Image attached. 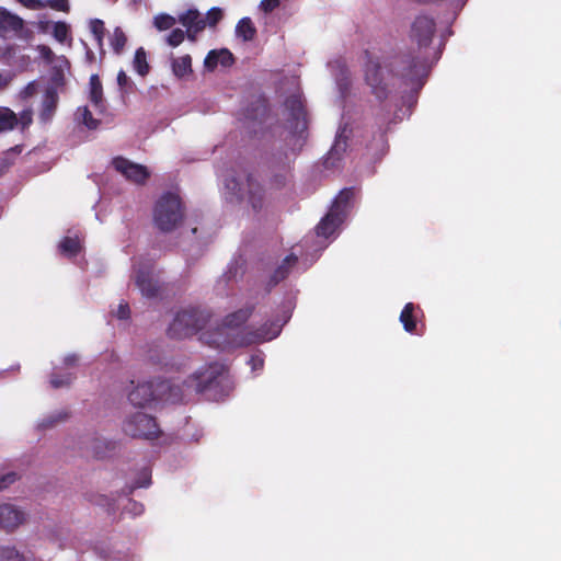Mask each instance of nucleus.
<instances>
[{
  "mask_svg": "<svg viewBox=\"0 0 561 561\" xmlns=\"http://www.w3.org/2000/svg\"><path fill=\"white\" fill-rule=\"evenodd\" d=\"M365 81L379 101L389 96L396 78H400L405 84L421 89L431 71V66L421 56L399 55L391 61L385 62V66L379 57L374 56L369 50H365Z\"/></svg>",
  "mask_w": 561,
  "mask_h": 561,
  "instance_id": "f257e3e1",
  "label": "nucleus"
},
{
  "mask_svg": "<svg viewBox=\"0 0 561 561\" xmlns=\"http://www.w3.org/2000/svg\"><path fill=\"white\" fill-rule=\"evenodd\" d=\"M190 386H195L199 393L211 392L214 398L228 396L231 390L230 379L227 368L220 363H210L203 370L196 371L188 381Z\"/></svg>",
  "mask_w": 561,
  "mask_h": 561,
  "instance_id": "f03ea898",
  "label": "nucleus"
},
{
  "mask_svg": "<svg viewBox=\"0 0 561 561\" xmlns=\"http://www.w3.org/2000/svg\"><path fill=\"white\" fill-rule=\"evenodd\" d=\"M180 389L168 380L153 379L139 382L128 394V400L135 407H149L151 403L163 400L175 402L180 399Z\"/></svg>",
  "mask_w": 561,
  "mask_h": 561,
  "instance_id": "7ed1b4c3",
  "label": "nucleus"
},
{
  "mask_svg": "<svg viewBox=\"0 0 561 561\" xmlns=\"http://www.w3.org/2000/svg\"><path fill=\"white\" fill-rule=\"evenodd\" d=\"M279 330L272 332L267 324H263L260 328H254L252 325L243 327V329L229 333L226 331H220L218 329V335H225L226 339L220 341L219 339H214L213 341H207L209 344L215 345L216 347L226 348L229 347H244L253 344H260L265 341H270L277 336Z\"/></svg>",
  "mask_w": 561,
  "mask_h": 561,
  "instance_id": "20e7f679",
  "label": "nucleus"
},
{
  "mask_svg": "<svg viewBox=\"0 0 561 561\" xmlns=\"http://www.w3.org/2000/svg\"><path fill=\"white\" fill-rule=\"evenodd\" d=\"M279 330L272 332L267 324H263L260 328H254L252 325L243 327V329L229 333L226 331H220L218 329V335H225L226 339L220 341L219 339H214L213 341H207L209 344L215 345L216 347L226 348L229 347H244L253 344H260L265 341H270L277 336Z\"/></svg>",
  "mask_w": 561,
  "mask_h": 561,
  "instance_id": "39448f33",
  "label": "nucleus"
},
{
  "mask_svg": "<svg viewBox=\"0 0 561 561\" xmlns=\"http://www.w3.org/2000/svg\"><path fill=\"white\" fill-rule=\"evenodd\" d=\"M183 217L184 210L179 195L168 192L157 201L153 221L159 230L163 232L174 230L182 222Z\"/></svg>",
  "mask_w": 561,
  "mask_h": 561,
  "instance_id": "423d86ee",
  "label": "nucleus"
},
{
  "mask_svg": "<svg viewBox=\"0 0 561 561\" xmlns=\"http://www.w3.org/2000/svg\"><path fill=\"white\" fill-rule=\"evenodd\" d=\"M89 87L90 104L78 107L75 114V119L78 124L93 130L99 127L103 117V88L98 75H92L90 77Z\"/></svg>",
  "mask_w": 561,
  "mask_h": 561,
  "instance_id": "0eeeda50",
  "label": "nucleus"
},
{
  "mask_svg": "<svg viewBox=\"0 0 561 561\" xmlns=\"http://www.w3.org/2000/svg\"><path fill=\"white\" fill-rule=\"evenodd\" d=\"M209 320V313L198 308H187L179 311L168 328L172 339H185L204 329Z\"/></svg>",
  "mask_w": 561,
  "mask_h": 561,
  "instance_id": "6e6552de",
  "label": "nucleus"
},
{
  "mask_svg": "<svg viewBox=\"0 0 561 561\" xmlns=\"http://www.w3.org/2000/svg\"><path fill=\"white\" fill-rule=\"evenodd\" d=\"M226 188L238 199L247 197L254 211H260L264 202L263 186L250 173L243 176H227L225 180Z\"/></svg>",
  "mask_w": 561,
  "mask_h": 561,
  "instance_id": "1a4fd4ad",
  "label": "nucleus"
},
{
  "mask_svg": "<svg viewBox=\"0 0 561 561\" xmlns=\"http://www.w3.org/2000/svg\"><path fill=\"white\" fill-rule=\"evenodd\" d=\"M436 33V22L432 16L421 14L417 15L411 24L409 37L410 41L417 45V51L412 50L405 55L424 57L427 64L432 67L428 60L426 49L431 45L433 37Z\"/></svg>",
  "mask_w": 561,
  "mask_h": 561,
  "instance_id": "9d476101",
  "label": "nucleus"
},
{
  "mask_svg": "<svg viewBox=\"0 0 561 561\" xmlns=\"http://www.w3.org/2000/svg\"><path fill=\"white\" fill-rule=\"evenodd\" d=\"M124 432L135 438L156 439L161 431L156 419L149 414L137 412L124 423Z\"/></svg>",
  "mask_w": 561,
  "mask_h": 561,
  "instance_id": "9b49d317",
  "label": "nucleus"
},
{
  "mask_svg": "<svg viewBox=\"0 0 561 561\" xmlns=\"http://www.w3.org/2000/svg\"><path fill=\"white\" fill-rule=\"evenodd\" d=\"M112 163L117 172L135 184L144 185L150 178V172L147 167L134 163L126 158H114Z\"/></svg>",
  "mask_w": 561,
  "mask_h": 561,
  "instance_id": "f8f14e48",
  "label": "nucleus"
},
{
  "mask_svg": "<svg viewBox=\"0 0 561 561\" xmlns=\"http://www.w3.org/2000/svg\"><path fill=\"white\" fill-rule=\"evenodd\" d=\"M27 520V513L12 503L0 504V529L12 533Z\"/></svg>",
  "mask_w": 561,
  "mask_h": 561,
  "instance_id": "ddd939ff",
  "label": "nucleus"
},
{
  "mask_svg": "<svg viewBox=\"0 0 561 561\" xmlns=\"http://www.w3.org/2000/svg\"><path fill=\"white\" fill-rule=\"evenodd\" d=\"M288 122L294 133H302L307 128V113L300 95L293 94L285 100Z\"/></svg>",
  "mask_w": 561,
  "mask_h": 561,
  "instance_id": "4468645a",
  "label": "nucleus"
},
{
  "mask_svg": "<svg viewBox=\"0 0 561 561\" xmlns=\"http://www.w3.org/2000/svg\"><path fill=\"white\" fill-rule=\"evenodd\" d=\"M351 130L348 129L347 124L341 126L337 130L335 141L328 152L327 158L323 161V164L327 169L337 168L340 161L342 160L343 153L347 148L348 134Z\"/></svg>",
  "mask_w": 561,
  "mask_h": 561,
  "instance_id": "2eb2a0df",
  "label": "nucleus"
},
{
  "mask_svg": "<svg viewBox=\"0 0 561 561\" xmlns=\"http://www.w3.org/2000/svg\"><path fill=\"white\" fill-rule=\"evenodd\" d=\"M298 264V256L294 253L288 254L273 271L266 283V291L270 293L272 288L277 286L280 282L285 280L293 268Z\"/></svg>",
  "mask_w": 561,
  "mask_h": 561,
  "instance_id": "dca6fc26",
  "label": "nucleus"
},
{
  "mask_svg": "<svg viewBox=\"0 0 561 561\" xmlns=\"http://www.w3.org/2000/svg\"><path fill=\"white\" fill-rule=\"evenodd\" d=\"M124 494H125V496L121 497L115 503L107 502V515L110 514L111 510H114L115 507H117L121 510L119 518L124 517V516H130V517L140 516L145 511L144 504L129 497L130 494H126V493H124Z\"/></svg>",
  "mask_w": 561,
  "mask_h": 561,
  "instance_id": "f3484780",
  "label": "nucleus"
},
{
  "mask_svg": "<svg viewBox=\"0 0 561 561\" xmlns=\"http://www.w3.org/2000/svg\"><path fill=\"white\" fill-rule=\"evenodd\" d=\"M254 306H247L244 308H241L239 310H236L225 317L222 320V324L220 327V331H234V330H241L242 325L250 319L254 311Z\"/></svg>",
  "mask_w": 561,
  "mask_h": 561,
  "instance_id": "a211bd4d",
  "label": "nucleus"
},
{
  "mask_svg": "<svg viewBox=\"0 0 561 561\" xmlns=\"http://www.w3.org/2000/svg\"><path fill=\"white\" fill-rule=\"evenodd\" d=\"M342 221L343 215L330 209V211L317 225L316 232L319 237L329 238L335 232Z\"/></svg>",
  "mask_w": 561,
  "mask_h": 561,
  "instance_id": "6ab92c4d",
  "label": "nucleus"
},
{
  "mask_svg": "<svg viewBox=\"0 0 561 561\" xmlns=\"http://www.w3.org/2000/svg\"><path fill=\"white\" fill-rule=\"evenodd\" d=\"M388 125L387 118H378L376 121L377 129L374 131L373 141L366 145L367 149L374 152H383L387 146Z\"/></svg>",
  "mask_w": 561,
  "mask_h": 561,
  "instance_id": "aec40b11",
  "label": "nucleus"
},
{
  "mask_svg": "<svg viewBox=\"0 0 561 561\" xmlns=\"http://www.w3.org/2000/svg\"><path fill=\"white\" fill-rule=\"evenodd\" d=\"M179 22L187 28L188 32L199 33L206 27V21L196 9H188L179 16Z\"/></svg>",
  "mask_w": 561,
  "mask_h": 561,
  "instance_id": "412c9836",
  "label": "nucleus"
},
{
  "mask_svg": "<svg viewBox=\"0 0 561 561\" xmlns=\"http://www.w3.org/2000/svg\"><path fill=\"white\" fill-rule=\"evenodd\" d=\"M44 98L42 102V110L39 117L43 122H48L57 107L58 95L53 87H46L44 90Z\"/></svg>",
  "mask_w": 561,
  "mask_h": 561,
  "instance_id": "4be33fe9",
  "label": "nucleus"
},
{
  "mask_svg": "<svg viewBox=\"0 0 561 561\" xmlns=\"http://www.w3.org/2000/svg\"><path fill=\"white\" fill-rule=\"evenodd\" d=\"M136 285L144 296L151 298L159 293L158 283L145 271H138L136 274Z\"/></svg>",
  "mask_w": 561,
  "mask_h": 561,
  "instance_id": "5701e85b",
  "label": "nucleus"
},
{
  "mask_svg": "<svg viewBox=\"0 0 561 561\" xmlns=\"http://www.w3.org/2000/svg\"><path fill=\"white\" fill-rule=\"evenodd\" d=\"M0 26L7 31L20 32L24 27V21L19 15L0 7Z\"/></svg>",
  "mask_w": 561,
  "mask_h": 561,
  "instance_id": "b1692460",
  "label": "nucleus"
},
{
  "mask_svg": "<svg viewBox=\"0 0 561 561\" xmlns=\"http://www.w3.org/2000/svg\"><path fill=\"white\" fill-rule=\"evenodd\" d=\"M416 307L413 302H408L403 307L400 313V322L403 325V329L409 333H414L416 331V317H415Z\"/></svg>",
  "mask_w": 561,
  "mask_h": 561,
  "instance_id": "393cba45",
  "label": "nucleus"
},
{
  "mask_svg": "<svg viewBox=\"0 0 561 561\" xmlns=\"http://www.w3.org/2000/svg\"><path fill=\"white\" fill-rule=\"evenodd\" d=\"M150 484H151V470L148 467H145L138 472L136 480L131 484L124 486L123 493L133 494V492L136 489L148 488Z\"/></svg>",
  "mask_w": 561,
  "mask_h": 561,
  "instance_id": "a878e982",
  "label": "nucleus"
},
{
  "mask_svg": "<svg viewBox=\"0 0 561 561\" xmlns=\"http://www.w3.org/2000/svg\"><path fill=\"white\" fill-rule=\"evenodd\" d=\"M236 34L244 42L253 41L256 35V28L252 20L250 18H242L236 26Z\"/></svg>",
  "mask_w": 561,
  "mask_h": 561,
  "instance_id": "bb28decb",
  "label": "nucleus"
},
{
  "mask_svg": "<svg viewBox=\"0 0 561 561\" xmlns=\"http://www.w3.org/2000/svg\"><path fill=\"white\" fill-rule=\"evenodd\" d=\"M82 247L78 236L75 237H65L59 242V251L61 254L72 257L80 253Z\"/></svg>",
  "mask_w": 561,
  "mask_h": 561,
  "instance_id": "cd10ccee",
  "label": "nucleus"
},
{
  "mask_svg": "<svg viewBox=\"0 0 561 561\" xmlns=\"http://www.w3.org/2000/svg\"><path fill=\"white\" fill-rule=\"evenodd\" d=\"M172 70L175 77L184 78L192 72V58L184 55L172 60Z\"/></svg>",
  "mask_w": 561,
  "mask_h": 561,
  "instance_id": "c85d7f7f",
  "label": "nucleus"
},
{
  "mask_svg": "<svg viewBox=\"0 0 561 561\" xmlns=\"http://www.w3.org/2000/svg\"><path fill=\"white\" fill-rule=\"evenodd\" d=\"M355 192L353 187L343 188L333 202L331 207L332 210L339 211L341 215L344 214V209L354 197Z\"/></svg>",
  "mask_w": 561,
  "mask_h": 561,
  "instance_id": "c756f323",
  "label": "nucleus"
},
{
  "mask_svg": "<svg viewBox=\"0 0 561 561\" xmlns=\"http://www.w3.org/2000/svg\"><path fill=\"white\" fill-rule=\"evenodd\" d=\"M18 125V117L9 107H0V133L8 131Z\"/></svg>",
  "mask_w": 561,
  "mask_h": 561,
  "instance_id": "7c9ffc66",
  "label": "nucleus"
},
{
  "mask_svg": "<svg viewBox=\"0 0 561 561\" xmlns=\"http://www.w3.org/2000/svg\"><path fill=\"white\" fill-rule=\"evenodd\" d=\"M68 413L65 411H55L47 416L43 417L37 426L42 430H47L56 426L59 423H62L67 420Z\"/></svg>",
  "mask_w": 561,
  "mask_h": 561,
  "instance_id": "2f4dec72",
  "label": "nucleus"
},
{
  "mask_svg": "<svg viewBox=\"0 0 561 561\" xmlns=\"http://www.w3.org/2000/svg\"><path fill=\"white\" fill-rule=\"evenodd\" d=\"M289 172V163L287 161V156L280 158L279 162V172L275 173L271 180V183L276 188H282L286 184L287 174Z\"/></svg>",
  "mask_w": 561,
  "mask_h": 561,
  "instance_id": "473e14b6",
  "label": "nucleus"
},
{
  "mask_svg": "<svg viewBox=\"0 0 561 561\" xmlns=\"http://www.w3.org/2000/svg\"><path fill=\"white\" fill-rule=\"evenodd\" d=\"M117 85L123 99V102L126 103V98L131 94L135 90V83L130 80V78L126 75L124 70H121L117 75Z\"/></svg>",
  "mask_w": 561,
  "mask_h": 561,
  "instance_id": "72a5a7b5",
  "label": "nucleus"
},
{
  "mask_svg": "<svg viewBox=\"0 0 561 561\" xmlns=\"http://www.w3.org/2000/svg\"><path fill=\"white\" fill-rule=\"evenodd\" d=\"M134 69L140 76H146L149 72V65L147 62V55L142 47H139L134 57Z\"/></svg>",
  "mask_w": 561,
  "mask_h": 561,
  "instance_id": "f704fd0d",
  "label": "nucleus"
},
{
  "mask_svg": "<svg viewBox=\"0 0 561 561\" xmlns=\"http://www.w3.org/2000/svg\"><path fill=\"white\" fill-rule=\"evenodd\" d=\"M84 448L88 455L93 458L102 459L103 458V442L100 439H92L90 436H87L84 439Z\"/></svg>",
  "mask_w": 561,
  "mask_h": 561,
  "instance_id": "c9c22d12",
  "label": "nucleus"
},
{
  "mask_svg": "<svg viewBox=\"0 0 561 561\" xmlns=\"http://www.w3.org/2000/svg\"><path fill=\"white\" fill-rule=\"evenodd\" d=\"M0 561H28L14 547L0 546Z\"/></svg>",
  "mask_w": 561,
  "mask_h": 561,
  "instance_id": "e433bc0d",
  "label": "nucleus"
},
{
  "mask_svg": "<svg viewBox=\"0 0 561 561\" xmlns=\"http://www.w3.org/2000/svg\"><path fill=\"white\" fill-rule=\"evenodd\" d=\"M127 43V36L122 31V28L116 27L114 30L113 36L111 38V47L113 48L114 53L121 54Z\"/></svg>",
  "mask_w": 561,
  "mask_h": 561,
  "instance_id": "4c0bfd02",
  "label": "nucleus"
},
{
  "mask_svg": "<svg viewBox=\"0 0 561 561\" xmlns=\"http://www.w3.org/2000/svg\"><path fill=\"white\" fill-rule=\"evenodd\" d=\"M53 35L59 43H65L69 35L68 24L65 22L54 23Z\"/></svg>",
  "mask_w": 561,
  "mask_h": 561,
  "instance_id": "58836bf2",
  "label": "nucleus"
},
{
  "mask_svg": "<svg viewBox=\"0 0 561 561\" xmlns=\"http://www.w3.org/2000/svg\"><path fill=\"white\" fill-rule=\"evenodd\" d=\"M153 24L159 31H165L175 24V19L169 14H159L154 18Z\"/></svg>",
  "mask_w": 561,
  "mask_h": 561,
  "instance_id": "ea45409f",
  "label": "nucleus"
},
{
  "mask_svg": "<svg viewBox=\"0 0 561 561\" xmlns=\"http://www.w3.org/2000/svg\"><path fill=\"white\" fill-rule=\"evenodd\" d=\"M104 23L101 20H93L90 22V32L94 41L101 46Z\"/></svg>",
  "mask_w": 561,
  "mask_h": 561,
  "instance_id": "a19ab883",
  "label": "nucleus"
},
{
  "mask_svg": "<svg viewBox=\"0 0 561 561\" xmlns=\"http://www.w3.org/2000/svg\"><path fill=\"white\" fill-rule=\"evenodd\" d=\"M221 19H222L221 9L214 7L210 10H208L206 18L204 20L206 21V25L214 27L219 23V21Z\"/></svg>",
  "mask_w": 561,
  "mask_h": 561,
  "instance_id": "79ce46f5",
  "label": "nucleus"
},
{
  "mask_svg": "<svg viewBox=\"0 0 561 561\" xmlns=\"http://www.w3.org/2000/svg\"><path fill=\"white\" fill-rule=\"evenodd\" d=\"M185 38V32L181 28H174L169 34L167 42L170 46L176 47L179 46Z\"/></svg>",
  "mask_w": 561,
  "mask_h": 561,
  "instance_id": "37998d69",
  "label": "nucleus"
},
{
  "mask_svg": "<svg viewBox=\"0 0 561 561\" xmlns=\"http://www.w3.org/2000/svg\"><path fill=\"white\" fill-rule=\"evenodd\" d=\"M219 54L217 53L216 49H213L210 50L207 56L205 57V60H204V67L209 70V71H213L217 68V66L219 65V58L220 56H218Z\"/></svg>",
  "mask_w": 561,
  "mask_h": 561,
  "instance_id": "c03bdc74",
  "label": "nucleus"
},
{
  "mask_svg": "<svg viewBox=\"0 0 561 561\" xmlns=\"http://www.w3.org/2000/svg\"><path fill=\"white\" fill-rule=\"evenodd\" d=\"M43 90L44 89H41V85L38 82L32 81L20 92V96L22 99L26 100L39 91L43 92Z\"/></svg>",
  "mask_w": 561,
  "mask_h": 561,
  "instance_id": "a18cd8bd",
  "label": "nucleus"
},
{
  "mask_svg": "<svg viewBox=\"0 0 561 561\" xmlns=\"http://www.w3.org/2000/svg\"><path fill=\"white\" fill-rule=\"evenodd\" d=\"M71 380H72L71 374H66L61 377H58L57 375H53L50 378V385L54 388H60V387L68 386L71 382Z\"/></svg>",
  "mask_w": 561,
  "mask_h": 561,
  "instance_id": "49530a36",
  "label": "nucleus"
},
{
  "mask_svg": "<svg viewBox=\"0 0 561 561\" xmlns=\"http://www.w3.org/2000/svg\"><path fill=\"white\" fill-rule=\"evenodd\" d=\"M248 363L251 366L253 371L262 370L263 367H264L263 354L260 352V353L251 355V357H250Z\"/></svg>",
  "mask_w": 561,
  "mask_h": 561,
  "instance_id": "de8ad7c7",
  "label": "nucleus"
},
{
  "mask_svg": "<svg viewBox=\"0 0 561 561\" xmlns=\"http://www.w3.org/2000/svg\"><path fill=\"white\" fill-rule=\"evenodd\" d=\"M46 2V7H49L57 11L68 12L69 11V2L68 0H44Z\"/></svg>",
  "mask_w": 561,
  "mask_h": 561,
  "instance_id": "09e8293b",
  "label": "nucleus"
},
{
  "mask_svg": "<svg viewBox=\"0 0 561 561\" xmlns=\"http://www.w3.org/2000/svg\"><path fill=\"white\" fill-rule=\"evenodd\" d=\"M217 53L219 54L218 56H220L219 65H221L222 67H230L233 64V55L228 49H219L217 50Z\"/></svg>",
  "mask_w": 561,
  "mask_h": 561,
  "instance_id": "8fccbe9b",
  "label": "nucleus"
},
{
  "mask_svg": "<svg viewBox=\"0 0 561 561\" xmlns=\"http://www.w3.org/2000/svg\"><path fill=\"white\" fill-rule=\"evenodd\" d=\"M24 8L30 10H42L46 8V2L44 0H16Z\"/></svg>",
  "mask_w": 561,
  "mask_h": 561,
  "instance_id": "3c124183",
  "label": "nucleus"
},
{
  "mask_svg": "<svg viewBox=\"0 0 561 561\" xmlns=\"http://www.w3.org/2000/svg\"><path fill=\"white\" fill-rule=\"evenodd\" d=\"M280 4V0H262L260 9L265 13H271Z\"/></svg>",
  "mask_w": 561,
  "mask_h": 561,
  "instance_id": "603ef678",
  "label": "nucleus"
},
{
  "mask_svg": "<svg viewBox=\"0 0 561 561\" xmlns=\"http://www.w3.org/2000/svg\"><path fill=\"white\" fill-rule=\"evenodd\" d=\"M21 124L22 128L27 127L32 123V111L31 110H24L20 114V118H18V124Z\"/></svg>",
  "mask_w": 561,
  "mask_h": 561,
  "instance_id": "864d4df0",
  "label": "nucleus"
},
{
  "mask_svg": "<svg viewBox=\"0 0 561 561\" xmlns=\"http://www.w3.org/2000/svg\"><path fill=\"white\" fill-rule=\"evenodd\" d=\"M15 480V473L9 472L7 474L0 476V491L8 488Z\"/></svg>",
  "mask_w": 561,
  "mask_h": 561,
  "instance_id": "5fc2aeb1",
  "label": "nucleus"
},
{
  "mask_svg": "<svg viewBox=\"0 0 561 561\" xmlns=\"http://www.w3.org/2000/svg\"><path fill=\"white\" fill-rule=\"evenodd\" d=\"M129 313H130V310H129L128 304H121L118 306L116 317L121 320H125V319L129 318Z\"/></svg>",
  "mask_w": 561,
  "mask_h": 561,
  "instance_id": "6e6d98bb",
  "label": "nucleus"
},
{
  "mask_svg": "<svg viewBox=\"0 0 561 561\" xmlns=\"http://www.w3.org/2000/svg\"><path fill=\"white\" fill-rule=\"evenodd\" d=\"M12 77L9 73L0 72V90L4 89L11 81Z\"/></svg>",
  "mask_w": 561,
  "mask_h": 561,
  "instance_id": "4d7b16f0",
  "label": "nucleus"
},
{
  "mask_svg": "<svg viewBox=\"0 0 561 561\" xmlns=\"http://www.w3.org/2000/svg\"><path fill=\"white\" fill-rule=\"evenodd\" d=\"M78 362V357L75 354L68 355L65 357V364L70 366L75 365Z\"/></svg>",
  "mask_w": 561,
  "mask_h": 561,
  "instance_id": "13d9d810",
  "label": "nucleus"
},
{
  "mask_svg": "<svg viewBox=\"0 0 561 561\" xmlns=\"http://www.w3.org/2000/svg\"><path fill=\"white\" fill-rule=\"evenodd\" d=\"M42 55L48 59L50 55H53V51L50 50V48L44 46L42 47Z\"/></svg>",
  "mask_w": 561,
  "mask_h": 561,
  "instance_id": "bf43d9fd",
  "label": "nucleus"
},
{
  "mask_svg": "<svg viewBox=\"0 0 561 561\" xmlns=\"http://www.w3.org/2000/svg\"><path fill=\"white\" fill-rule=\"evenodd\" d=\"M49 539L56 543H58L59 546H61L62 543V539L60 537H57L55 536L53 533H49Z\"/></svg>",
  "mask_w": 561,
  "mask_h": 561,
  "instance_id": "052dcab7",
  "label": "nucleus"
},
{
  "mask_svg": "<svg viewBox=\"0 0 561 561\" xmlns=\"http://www.w3.org/2000/svg\"><path fill=\"white\" fill-rule=\"evenodd\" d=\"M196 34H197V33L188 32V31H187V37H188L191 41H195V35H196Z\"/></svg>",
  "mask_w": 561,
  "mask_h": 561,
  "instance_id": "680f3d73",
  "label": "nucleus"
},
{
  "mask_svg": "<svg viewBox=\"0 0 561 561\" xmlns=\"http://www.w3.org/2000/svg\"><path fill=\"white\" fill-rule=\"evenodd\" d=\"M95 216H96V219H98L99 221H102V218H101L100 213H96V214H95Z\"/></svg>",
  "mask_w": 561,
  "mask_h": 561,
  "instance_id": "e2e57ef3",
  "label": "nucleus"
}]
</instances>
